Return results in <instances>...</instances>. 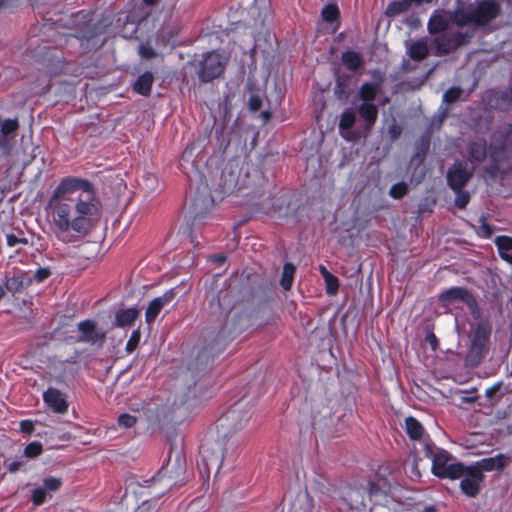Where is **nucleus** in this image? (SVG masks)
I'll return each mask as SVG.
<instances>
[{
  "label": "nucleus",
  "instance_id": "obj_22",
  "mask_svg": "<svg viewBox=\"0 0 512 512\" xmlns=\"http://www.w3.org/2000/svg\"><path fill=\"white\" fill-rule=\"evenodd\" d=\"M214 206L213 198L208 196H197L192 201V225L199 223L201 220L205 219L209 213L211 208Z\"/></svg>",
  "mask_w": 512,
  "mask_h": 512
},
{
  "label": "nucleus",
  "instance_id": "obj_41",
  "mask_svg": "<svg viewBox=\"0 0 512 512\" xmlns=\"http://www.w3.org/2000/svg\"><path fill=\"white\" fill-rule=\"evenodd\" d=\"M43 452V446L39 441H32L24 448V456L27 458H36Z\"/></svg>",
  "mask_w": 512,
  "mask_h": 512
},
{
  "label": "nucleus",
  "instance_id": "obj_43",
  "mask_svg": "<svg viewBox=\"0 0 512 512\" xmlns=\"http://www.w3.org/2000/svg\"><path fill=\"white\" fill-rule=\"evenodd\" d=\"M455 22L458 26H464L468 23L474 24L473 11L457 10L455 12Z\"/></svg>",
  "mask_w": 512,
  "mask_h": 512
},
{
  "label": "nucleus",
  "instance_id": "obj_59",
  "mask_svg": "<svg viewBox=\"0 0 512 512\" xmlns=\"http://www.w3.org/2000/svg\"><path fill=\"white\" fill-rule=\"evenodd\" d=\"M501 385L502 384L499 382V383H495L494 385L488 387L485 391L486 397L489 398L490 400L494 399L496 394L499 392Z\"/></svg>",
  "mask_w": 512,
  "mask_h": 512
},
{
  "label": "nucleus",
  "instance_id": "obj_34",
  "mask_svg": "<svg viewBox=\"0 0 512 512\" xmlns=\"http://www.w3.org/2000/svg\"><path fill=\"white\" fill-rule=\"evenodd\" d=\"M295 271L296 267L292 263L287 262L284 264L282 276L280 279V285L284 290L288 291L291 289Z\"/></svg>",
  "mask_w": 512,
  "mask_h": 512
},
{
  "label": "nucleus",
  "instance_id": "obj_38",
  "mask_svg": "<svg viewBox=\"0 0 512 512\" xmlns=\"http://www.w3.org/2000/svg\"><path fill=\"white\" fill-rule=\"evenodd\" d=\"M26 464L27 461L23 459V456L15 460H10L9 458H7L4 461V467L6 469V472L11 474L24 470Z\"/></svg>",
  "mask_w": 512,
  "mask_h": 512
},
{
  "label": "nucleus",
  "instance_id": "obj_45",
  "mask_svg": "<svg viewBox=\"0 0 512 512\" xmlns=\"http://www.w3.org/2000/svg\"><path fill=\"white\" fill-rule=\"evenodd\" d=\"M325 284H326V292L329 295H334L337 293L339 289V280L338 278L333 275L332 273H327L326 277L324 278Z\"/></svg>",
  "mask_w": 512,
  "mask_h": 512
},
{
  "label": "nucleus",
  "instance_id": "obj_1",
  "mask_svg": "<svg viewBox=\"0 0 512 512\" xmlns=\"http://www.w3.org/2000/svg\"><path fill=\"white\" fill-rule=\"evenodd\" d=\"M47 209L57 239L72 243L75 238L69 232L87 235L100 217L101 203L89 180L67 176L54 189Z\"/></svg>",
  "mask_w": 512,
  "mask_h": 512
},
{
  "label": "nucleus",
  "instance_id": "obj_4",
  "mask_svg": "<svg viewBox=\"0 0 512 512\" xmlns=\"http://www.w3.org/2000/svg\"><path fill=\"white\" fill-rule=\"evenodd\" d=\"M251 416V410L245 408L243 399L237 401L217 419L216 429L218 435L226 438L236 433L247 424Z\"/></svg>",
  "mask_w": 512,
  "mask_h": 512
},
{
  "label": "nucleus",
  "instance_id": "obj_15",
  "mask_svg": "<svg viewBox=\"0 0 512 512\" xmlns=\"http://www.w3.org/2000/svg\"><path fill=\"white\" fill-rule=\"evenodd\" d=\"M474 16V24L484 26L494 20L501 12L500 5L491 0H483L472 9Z\"/></svg>",
  "mask_w": 512,
  "mask_h": 512
},
{
  "label": "nucleus",
  "instance_id": "obj_54",
  "mask_svg": "<svg viewBox=\"0 0 512 512\" xmlns=\"http://www.w3.org/2000/svg\"><path fill=\"white\" fill-rule=\"evenodd\" d=\"M51 275V271L49 268H43V267H40L36 270V272L34 273V276H33V279L37 282V283H41L43 282L44 280H46L49 276Z\"/></svg>",
  "mask_w": 512,
  "mask_h": 512
},
{
  "label": "nucleus",
  "instance_id": "obj_31",
  "mask_svg": "<svg viewBox=\"0 0 512 512\" xmlns=\"http://www.w3.org/2000/svg\"><path fill=\"white\" fill-rule=\"evenodd\" d=\"M468 155L471 162H482L487 156L486 141H473L469 144Z\"/></svg>",
  "mask_w": 512,
  "mask_h": 512
},
{
  "label": "nucleus",
  "instance_id": "obj_61",
  "mask_svg": "<svg viewBox=\"0 0 512 512\" xmlns=\"http://www.w3.org/2000/svg\"><path fill=\"white\" fill-rule=\"evenodd\" d=\"M426 340L430 344V346H431V348L433 350H435L437 348V346H438V339H437V337L435 336L434 333H432V332L428 333L426 335Z\"/></svg>",
  "mask_w": 512,
  "mask_h": 512
},
{
  "label": "nucleus",
  "instance_id": "obj_26",
  "mask_svg": "<svg viewBox=\"0 0 512 512\" xmlns=\"http://www.w3.org/2000/svg\"><path fill=\"white\" fill-rule=\"evenodd\" d=\"M138 315L139 310L137 308L120 309L115 313L114 326L118 328L129 327L133 325Z\"/></svg>",
  "mask_w": 512,
  "mask_h": 512
},
{
  "label": "nucleus",
  "instance_id": "obj_42",
  "mask_svg": "<svg viewBox=\"0 0 512 512\" xmlns=\"http://www.w3.org/2000/svg\"><path fill=\"white\" fill-rule=\"evenodd\" d=\"M463 93V90L461 87L453 86L447 89L443 94V102L447 104H452L459 100Z\"/></svg>",
  "mask_w": 512,
  "mask_h": 512
},
{
  "label": "nucleus",
  "instance_id": "obj_35",
  "mask_svg": "<svg viewBox=\"0 0 512 512\" xmlns=\"http://www.w3.org/2000/svg\"><path fill=\"white\" fill-rule=\"evenodd\" d=\"M410 8V4L407 0L393 1L388 4L385 9V15L387 17H396Z\"/></svg>",
  "mask_w": 512,
  "mask_h": 512
},
{
  "label": "nucleus",
  "instance_id": "obj_28",
  "mask_svg": "<svg viewBox=\"0 0 512 512\" xmlns=\"http://www.w3.org/2000/svg\"><path fill=\"white\" fill-rule=\"evenodd\" d=\"M428 32L431 35H440L448 31L449 20L441 14H433L427 24Z\"/></svg>",
  "mask_w": 512,
  "mask_h": 512
},
{
  "label": "nucleus",
  "instance_id": "obj_40",
  "mask_svg": "<svg viewBox=\"0 0 512 512\" xmlns=\"http://www.w3.org/2000/svg\"><path fill=\"white\" fill-rule=\"evenodd\" d=\"M62 479L54 476H48L43 479L42 487L45 491L48 492H56L62 487Z\"/></svg>",
  "mask_w": 512,
  "mask_h": 512
},
{
  "label": "nucleus",
  "instance_id": "obj_18",
  "mask_svg": "<svg viewBox=\"0 0 512 512\" xmlns=\"http://www.w3.org/2000/svg\"><path fill=\"white\" fill-rule=\"evenodd\" d=\"M177 292L175 288L169 289L165 291L161 296L154 298L149 302L148 307L145 311V321L148 324H152L157 316L160 314L161 310L171 303L176 297Z\"/></svg>",
  "mask_w": 512,
  "mask_h": 512
},
{
  "label": "nucleus",
  "instance_id": "obj_2",
  "mask_svg": "<svg viewBox=\"0 0 512 512\" xmlns=\"http://www.w3.org/2000/svg\"><path fill=\"white\" fill-rule=\"evenodd\" d=\"M423 456L431 460V472L440 479L456 480L465 473V465L455 461L447 450L438 447L433 440L424 443Z\"/></svg>",
  "mask_w": 512,
  "mask_h": 512
},
{
  "label": "nucleus",
  "instance_id": "obj_58",
  "mask_svg": "<svg viewBox=\"0 0 512 512\" xmlns=\"http://www.w3.org/2000/svg\"><path fill=\"white\" fill-rule=\"evenodd\" d=\"M20 431L24 434H31L35 427L32 420H22L19 424Z\"/></svg>",
  "mask_w": 512,
  "mask_h": 512
},
{
  "label": "nucleus",
  "instance_id": "obj_16",
  "mask_svg": "<svg viewBox=\"0 0 512 512\" xmlns=\"http://www.w3.org/2000/svg\"><path fill=\"white\" fill-rule=\"evenodd\" d=\"M472 178V172L467 170L465 163H454L447 172V183L453 191H460Z\"/></svg>",
  "mask_w": 512,
  "mask_h": 512
},
{
  "label": "nucleus",
  "instance_id": "obj_19",
  "mask_svg": "<svg viewBox=\"0 0 512 512\" xmlns=\"http://www.w3.org/2000/svg\"><path fill=\"white\" fill-rule=\"evenodd\" d=\"M82 15L84 21L79 25L75 31V37L79 40L90 41L95 37L104 33L102 23L100 21L93 22L91 17L86 19L89 14H83V11L79 12L77 16Z\"/></svg>",
  "mask_w": 512,
  "mask_h": 512
},
{
  "label": "nucleus",
  "instance_id": "obj_12",
  "mask_svg": "<svg viewBox=\"0 0 512 512\" xmlns=\"http://www.w3.org/2000/svg\"><path fill=\"white\" fill-rule=\"evenodd\" d=\"M77 327L80 336L77 338L71 336L70 339L72 342H83L90 345H101L105 341L106 333L98 328L95 321L86 319L79 322Z\"/></svg>",
  "mask_w": 512,
  "mask_h": 512
},
{
  "label": "nucleus",
  "instance_id": "obj_60",
  "mask_svg": "<svg viewBox=\"0 0 512 512\" xmlns=\"http://www.w3.org/2000/svg\"><path fill=\"white\" fill-rule=\"evenodd\" d=\"M346 88L347 85L343 81L338 80L336 82L335 93L338 95V98L347 97Z\"/></svg>",
  "mask_w": 512,
  "mask_h": 512
},
{
  "label": "nucleus",
  "instance_id": "obj_9",
  "mask_svg": "<svg viewBox=\"0 0 512 512\" xmlns=\"http://www.w3.org/2000/svg\"><path fill=\"white\" fill-rule=\"evenodd\" d=\"M443 305H451L456 302L464 303L473 313L478 310V302L473 294L465 287H451L444 290L438 296Z\"/></svg>",
  "mask_w": 512,
  "mask_h": 512
},
{
  "label": "nucleus",
  "instance_id": "obj_44",
  "mask_svg": "<svg viewBox=\"0 0 512 512\" xmlns=\"http://www.w3.org/2000/svg\"><path fill=\"white\" fill-rule=\"evenodd\" d=\"M408 193V186L405 182H399L391 186L389 195L394 199H402Z\"/></svg>",
  "mask_w": 512,
  "mask_h": 512
},
{
  "label": "nucleus",
  "instance_id": "obj_55",
  "mask_svg": "<svg viewBox=\"0 0 512 512\" xmlns=\"http://www.w3.org/2000/svg\"><path fill=\"white\" fill-rule=\"evenodd\" d=\"M262 106V99L258 95H251L248 101L250 111L257 112Z\"/></svg>",
  "mask_w": 512,
  "mask_h": 512
},
{
  "label": "nucleus",
  "instance_id": "obj_37",
  "mask_svg": "<svg viewBox=\"0 0 512 512\" xmlns=\"http://www.w3.org/2000/svg\"><path fill=\"white\" fill-rule=\"evenodd\" d=\"M322 18L324 21L328 23H333L338 21L340 18V11L337 5L335 4H327L322 9Z\"/></svg>",
  "mask_w": 512,
  "mask_h": 512
},
{
  "label": "nucleus",
  "instance_id": "obj_10",
  "mask_svg": "<svg viewBox=\"0 0 512 512\" xmlns=\"http://www.w3.org/2000/svg\"><path fill=\"white\" fill-rule=\"evenodd\" d=\"M201 463L204 465L209 475L211 468H216L217 472L223 464V449L219 442H205L200 446Z\"/></svg>",
  "mask_w": 512,
  "mask_h": 512
},
{
  "label": "nucleus",
  "instance_id": "obj_56",
  "mask_svg": "<svg viewBox=\"0 0 512 512\" xmlns=\"http://www.w3.org/2000/svg\"><path fill=\"white\" fill-rule=\"evenodd\" d=\"M21 0H0V8H15L18 7ZM31 6H37L35 0H29Z\"/></svg>",
  "mask_w": 512,
  "mask_h": 512
},
{
  "label": "nucleus",
  "instance_id": "obj_21",
  "mask_svg": "<svg viewBox=\"0 0 512 512\" xmlns=\"http://www.w3.org/2000/svg\"><path fill=\"white\" fill-rule=\"evenodd\" d=\"M488 104L497 110L508 111L512 109V88L511 86L504 90H492L489 92Z\"/></svg>",
  "mask_w": 512,
  "mask_h": 512
},
{
  "label": "nucleus",
  "instance_id": "obj_53",
  "mask_svg": "<svg viewBox=\"0 0 512 512\" xmlns=\"http://www.w3.org/2000/svg\"><path fill=\"white\" fill-rule=\"evenodd\" d=\"M139 55L144 59H152L157 56V53L150 45L141 44L139 46Z\"/></svg>",
  "mask_w": 512,
  "mask_h": 512
},
{
  "label": "nucleus",
  "instance_id": "obj_8",
  "mask_svg": "<svg viewBox=\"0 0 512 512\" xmlns=\"http://www.w3.org/2000/svg\"><path fill=\"white\" fill-rule=\"evenodd\" d=\"M491 328L486 322H479L473 331L471 346L467 353V361L473 365H478L489 342Z\"/></svg>",
  "mask_w": 512,
  "mask_h": 512
},
{
  "label": "nucleus",
  "instance_id": "obj_17",
  "mask_svg": "<svg viewBox=\"0 0 512 512\" xmlns=\"http://www.w3.org/2000/svg\"><path fill=\"white\" fill-rule=\"evenodd\" d=\"M45 405L56 414H65L69 408V402L64 393L54 387H49L43 392Z\"/></svg>",
  "mask_w": 512,
  "mask_h": 512
},
{
  "label": "nucleus",
  "instance_id": "obj_6",
  "mask_svg": "<svg viewBox=\"0 0 512 512\" xmlns=\"http://www.w3.org/2000/svg\"><path fill=\"white\" fill-rule=\"evenodd\" d=\"M472 34L469 32H445L432 39V46L436 56L447 55L458 48L467 45L471 40Z\"/></svg>",
  "mask_w": 512,
  "mask_h": 512
},
{
  "label": "nucleus",
  "instance_id": "obj_51",
  "mask_svg": "<svg viewBox=\"0 0 512 512\" xmlns=\"http://www.w3.org/2000/svg\"><path fill=\"white\" fill-rule=\"evenodd\" d=\"M484 173L490 181H495L500 173L499 162L492 161L484 168Z\"/></svg>",
  "mask_w": 512,
  "mask_h": 512
},
{
  "label": "nucleus",
  "instance_id": "obj_63",
  "mask_svg": "<svg viewBox=\"0 0 512 512\" xmlns=\"http://www.w3.org/2000/svg\"><path fill=\"white\" fill-rule=\"evenodd\" d=\"M390 134L393 138H397L400 134V128L396 125L391 126Z\"/></svg>",
  "mask_w": 512,
  "mask_h": 512
},
{
  "label": "nucleus",
  "instance_id": "obj_32",
  "mask_svg": "<svg viewBox=\"0 0 512 512\" xmlns=\"http://www.w3.org/2000/svg\"><path fill=\"white\" fill-rule=\"evenodd\" d=\"M408 55L413 61L420 62L429 55V49L425 40L413 42L408 48Z\"/></svg>",
  "mask_w": 512,
  "mask_h": 512
},
{
  "label": "nucleus",
  "instance_id": "obj_52",
  "mask_svg": "<svg viewBox=\"0 0 512 512\" xmlns=\"http://www.w3.org/2000/svg\"><path fill=\"white\" fill-rule=\"evenodd\" d=\"M456 192V198H455V206L459 209H464L467 204L470 201V195L468 192L462 191H455Z\"/></svg>",
  "mask_w": 512,
  "mask_h": 512
},
{
  "label": "nucleus",
  "instance_id": "obj_13",
  "mask_svg": "<svg viewBox=\"0 0 512 512\" xmlns=\"http://www.w3.org/2000/svg\"><path fill=\"white\" fill-rule=\"evenodd\" d=\"M465 473L460 483L461 491L470 498L476 497L480 492L481 483L484 481V474L477 466H465Z\"/></svg>",
  "mask_w": 512,
  "mask_h": 512
},
{
  "label": "nucleus",
  "instance_id": "obj_39",
  "mask_svg": "<svg viewBox=\"0 0 512 512\" xmlns=\"http://www.w3.org/2000/svg\"><path fill=\"white\" fill-rule=\"evenodd\" d=\"M495 245L499 250L500 256L508 260V256L504 255L502 252L512 250V238L509 236H498L495 239Z\"/></svg>",
  "mask_w": 512,
  "mask_h": 512
},
{
  "label": "nucleus",
  "instance_id": "obj_24",
  "mask_svg": "<svg viewBox=\"0 0 512 512\" xmlns=\"http://www.w3.org/2000/svg\"><path fill=\"white\" fill-rule=\"evenodd\" d=\"M507 464V457L504 454H497L494 457L483 458L475 466L481 469V472H491L494 470L502 471Z\"/></svg>",
  "mask_w": 512,
  "mask_h": 512
},
{
  "label": "nucleus",
  "instance_id": "obj_62",
  "mask_svg": "<svg viewBox=\"0 0 512 512\" xmlns=\"http://www.w3.org/2000/svg\"><path fill=\"white\" fill-rule=\"evenodd\" d=\"M211 260L219 264H223L226 261V256L223 254H216L211 257Z\"/></svg>",
  "mask_w": 512,
  "mask_h": 512
},
{
  "label": "nucleus",
  "instance_id": "obj_48",
  "mask_svg": "<svg viewBox=\"0 0 512 512\" xmlns=\"http://www.w3.org/2000/svg\"><path fill=\"white\" fill-rule=\"evenodd\" d=\"M158 511V500L150 499L144 500L140 505L137 506L134 512H157Z\"/></svg>",
  "mask_w": 512,
  "mask_h": 512
},
{
  "label": "nucleus",
  "instance_id": "obj_47",
  "mask_svg": "<svg viewBox=\"0 0 512 512\" xmlns=\"http://www.w3.org/2000/svg\"><path fill=\"white\" fill-rule=\"evenodd\" d=\"M479 235L483 238H490L493 234V226L488 223L487 218L485 215H482L479 218Z\"/></svg>",
  "mask_w": 512,
  "mask_h": 512
},
{
  "label": "nucleus",
  "instance_id": "obj_7",
  "mask_svg": "<svg viewBox=\"0 0 512 512\" xmlns=\"http://www.w3.org/2000/svg\"><path fill=\"white\" fill-rule=\"evenodd\" d=\"M226 64L227 60L217 51L207 52L198 64L197 74L199 79L207 83L220 77L225 70Z\"/></svg>",
  "mask_w": 512,
  "mask_h": 512
},
{
  "label": "nucleus",
  "instance_id": "obj_20",
  "mask_svg": "<svg viewBox=\"0 0 512 512\" xmlns=\"http://www.w3.org/2000/svg\"><path fill=\"white\" fill-rule=\"evenodd\" d=\"M343 512H373V506L368 504L362 499L360 491L347 490L342 497Z\"/></svg>",
  "mask_w": 512,
  "mask_h": 512
},
{
  "label": "nucleus",
  "instance_id": "obj_33",
  "mask_svg": "<svg viewBox=\"0 0 512 512\" xmlns=\"http://www.w3.org/2000/svg\"><path fill=\"white\" fill-rule=\"evenodd\" d=\"M19 128L17 119H6L1 123L0 126V147L5 148L7 145L6 137L12 133H15Z\"/></svg>",
  "mask_w": 512,
  "mask_h": 512
},
{
  "label": "nucleus",
  "instance_id": "obj_57",
  "mask_svg": "<svg viewBox=\"0 0 512 512\" xmlns=\"http://www.w3.org/2000/svg\"><path fill=\"white\" fill-rule=\"evenodd\" d=\"M6 242L9 247H14L17 244H28V240L26 238H19L14 234H8L6 237Z\"/></svg>",
  "mask_w": 512,
  "mask_h": 512
},
{
  "label": "nucleus",
  "instance_id": "obj_36",
  "mask_svg": "<svg viewBox=\"0 0 512 512\" xmlns=\"http://www.w3.org/2000/svg\"><path fill=\"white\" fill-rule=\"evenodd\" d=\"M356 121V116L351 109H345L340 116L339 120V130L345 131L349 130L353 127Z\"/></svg>",
  "mask_w": 512,
  "mask_h": 512
},
{
  "label": "nucleus",
  "instance_id": "obj_11",
  "mask_svg": "<svg viewBox=\"0 0 512 512\" xmlns=\"http://www.w3.org/2000/svg\"><path fill=\"white\" fill-rule=\"evenodd\" d=\"M405 432L408 437L414 441L415 459L424 451V443L432 440L430 435L426 432L422 423L413 416L405 419Z\"/></svg>",
  "mask_w": 512,
  "mask_h": 512
},
{
  "label": "nucleus",
  "instance_id": "obj_23",
  "mask_svg": "<svg viewBox=\"0 0 512 512\" xmlns=\"http://www.w3.org/2000/svg\"><path fill=\"white\" fill-rule=\"evenodd\" d=\"M383 80V76L379 75L378 81L364 82L360 86L358 94L363 103H373L381 90Z\"/></svg>",
  "mask_w": 512,
  "mask_h": 512
},
{
  "label": "nucleus",
  "instance_id": "obj_25",
  "mask_svg": "<svg viewBox=\"0 0 512 512\" xmlns=\"http://www.w3.org/2000/svg\"><path fill=\"white\" fill-rule=\"evenodd\" d=\"M153 83V73L150 71H145L135 80L133 84V91L139 95L147 97L151 94Z\"/></svg>",
  "mask_w": 512,
  "mask_h": 512
},
{
  "label": "nucleus",
  "instance_id": "obj_64",
  "mask_svg": "<svg viewBox=\"0 0 512 512\" xmlns=\"http://www.w3.org/2000/svg\"><path fill=\"white\" fill-rule=\"evenodd\" d=\"M421 512H437V508L435 505H427L422 509Z\"/></svg>",
  "mask_w": 512,
  "mask_h": 512
},
{
  "label": "nucleus",
  "instance_id": "obj_50",
  "mask_svg": "<svg viewBox=\"0 0 512 512\" xmlns=\"http://www.w3.org/2000/svg\"><path fill=\"white\" fill-rule=\"evenodd\" d=\"M137 423V417L128 413L120 414L118 417V425L123 428H131Z\"/></svg>",
  "mask_w": 512,
  "mask_h": 512
},
{
  "label": "nucleus",
  "instance_id": "obj_49",
  "mask_svg": "<svg viewBox=\"0 0 512 512\" xmlns=\"http://www.w3.org/2000/svg\"><path fill=\"white\" fill-rule=\"evenodd\" d=\"M140 339H141V332L139 329H135L132 331L131 335H130V338L128 339L127 343H126V351L131 353L133 352L139 342H140Z\"/></svg>",
  "mask_w": 512,
  "mask_h": 512
},
{
  "label": "nucleus",
  "instance_id": "obj_29",
  "mask_svg": "<svg viewBox=\"0 0 512 512\" xmlns=\"http://www.w3.org/2000/svg\"><path fill=\"white\" fill-rule=\"evenodd\" d=\"M32 282V279L24 273H19L6 279V289L12 293L23 291Z\"/></svg>",
  "mask_w": 512,
  "mask_h": 512
},
{
  "label": "nucleus",
  "instance_id": "obj_46",
  "mask_svg": "<svg viewBox=\"0 0 512 512\" xmlns=\"http://www.w3.org/2000/svg\"><path fill=\"white\" fill-rule=\"evenodd\" d=\"M47 492L45 489L40 486L32 490L31 492V501L34 506H41L46 501Z\"/></svg>",
  "mask_w": 512,
  "mask_h": 512
},
{
  "label": "nucleus",
  "instance_id": "obj_3",
  "mask_svg": "<svg viewBox=\"0 0 512 512\" xmlns=\"http://www.w3.org/2000/svg\"><path fill=\"white\" fill-rule=\"evenodd\" d=\"M394 489V482L389 477V469L387 467L380 466L374 474L370 475L367 481L358 486L350 487L348 490L360 491L362 499L364 495H367L371 506L380 504L382 500H387Z\"/></svg>",
  "mask_w": 512,
  "mask_h": 512
},
{
  "label": "nucleus",
  "instance_id": "obj_5",
  "mask_svg": "<svg viewBox=\"0 0 512 512\" xmlns=\"http://www.w3.org/2000/svg\"><path fill=\"white\" fill-rule=\"evenodd\" d=\"M202 338L203 347L198 357L214 358L226 348L233 336L226 322L217 327L205 328L202 332Z\"/></svg>",
  "mask_w": 512,
  "mask_h": 512
},
{
  "label": "nucleus",
  "instance_id": "obj_30",
  "mask_svg": "<svg viewBox=\"0 0 512 512\" xmlns=\"http://www.w3.org/2000/svg\"><path fill=\"white\" fill-rule=\"evenodd\" d=\"M342 64L351 71L360 69L364 62L360 53L354 50H348L341 55Z\"/></svg>",
  "mask_w": 512,
  "mask_h": 512
},
{
  "label": "nucleus",
  "instance_id": "obj_27",
  "mask_svg": "<svg viewBox=\"0 0 512 512\" xmlns=\"http://www.w3.org/2000/svg\"><path fill=\"white\" fill-rule=\"evenodd\" d=\"M358 114L365 121L367 129H371L378 119V108L374 103H362L358 107Z\"/></svg>",
  "mask_w": 512,
  "mask_h": 512
},
{
  "label": "nucleus",
  "instance_id": "obj_14",
  "mask_svg": "<svg viewBox=\"0 0 512 512\" xmlns=\"http://www.w3.org/2000/svg\"><path fill=\"white\" fill-rule=\"evenodd\" d=\"M512 127L509 126L507 132H495L491 137L490 143V158L491 161L499 162L506 157L507 152L512 147L510 131Z\"/></svg>",
  "mask_w": 512,
  "mask_h": 512
}]
</instances>
